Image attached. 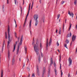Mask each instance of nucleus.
<instances>
[{"label": "nucleus", "instance_id": "obj_51", "mask_svg": "<svg viewBox=\"0 0 77 77\" xmlns=\"http://www.w3.org/2000/svg\"><path fill=\"white\" fill-rule=\"evenodd\" d=\"M28 57H26L27 60L28 62H29V59H28Z\"/></svg>", "mask_w": 77, "mask_h": 77}, {"label": "nucleus", "instance_id": "obj_38", "mask_svg": "<svg viewBox=\"0 0 77 77\" xmlns=\"http://www.w3.org/2000/svg\"><path fill=\"white\" fill-rule=\"evenodd\" d=\"M27 70H28V71H30V69H29V67L27 68Z\"/></svg>", "mask_w": 77, "mask_h": 77}, {"label": "nucleus", "instance_id": "obj_29", "mask_svg": "<svg viewBox=\"0 0 77 77\" xmlns=\"http://www.w3.org/2000/svg\"><path fill=\"white\" fill-rule=\"evenodd\" d=\"M32 77H35V74L34 73H32Z\"/></svg>", "mask_w": 77, "mask_h": 77}, {"label": "nucleus", "instance_id": "obj_16", "mask_svg": "<svg viewBox=\"0 0 77 77\" xmlns=\"http://www.w3.org/2000/svg\"><path fill=\"white\" fill-rule=\"evenodd\" d=\"M27 47L26 46H25V54H26L27 53Z\"/></svg>", "mask_w": 77, "mask_h": 77}, {"label": "nucleus", "instance_id": "obj_17", "mask_svg": "<svg viewBox=\"0 0 77 77\" xmlns=\"http://www.w3.org/2000/svg\"><path fill=\"white\" fill-rule=\"evenodd\" d=\"M2 11L4 12H5V6L3 5L2 7Z\"/></svg>", "mask_w": 77, "mask_h": 77}, {"label": "nucleus", "instance_id": "obj_26", "mask_svg": "<svg viewBox=\"0 0 77 77\" xmlns=\"http://www.w3.org/2000/svg\"><path fill=\"white\" fill-rule=\"evenodd\" d=\"M44 20H45V19L44 18H43L40 21L41 22L42 21L43 23H44Z\"/></svg>", "mask_w": 77, "mask_h": 77}, {"label": "nucleus", "instance_id": "obj_59", "mask_svg": "<svg viewBox=\"0 0 77 77\" xmlns=\"http://www.w3.org/2000/svg\"><path fill=\"white\" fill-rule=\"evenodd\" d=\"M60 69H61V64H60Z\"/></svg>", "mask_w": 77, "mask_h": 77}, {"label": "nucleus", "instance_id": "obj_14", "mask_svg": "<svg viewBox=\"0 0 77 77\" xmlns=\"http://www.w3.org/2000/svg\"><path fill=\"white\" fill-rule=\"evenodd\" d=\"M45 68L44 67L43 68V74H42V76H43V75L44 74H45Z\"/></svg>", "mask_w": 77, "mask_h": 77}, {"label": "nucleus", "instance_id": "obj_6", "mask_svg": "<svg viewBox=\"0 0 77 77\" xmlns=\"http://www.w3.org/2000/svg\"><path fill=\"white\" fill-rule=\"evenodd\" d=\"M68 14L70 16H72V18H73V17H74V14H73V12H71H71H70V11H69Z\"/></svg>", "mask_w": 77, "mask_h": 77}, {"label": "nucleus", "instance_id": "obj_34", "mask_svg": "<svg viewBox=\"0 0 77 77\" xmlns=\"http://www.w3.org/2000/svg\"><path fill=\"white\" fill-rule=\"evenodd\" d=\"M57 46H59V43L58 42V41L57 42Z\"/></svg>", "mask_w": 77, "mask_h": 77}, {"label": "nucleus", "instance_id": "obj_12", "mask_svg": "<svg viewBox=\"0 0 77 77\" xmlns=\"http://www.w3.org/2000/svg\"><path fill=\"white\" fill-rule=\"evenodd\" d=\"M3 77V70H2L1 71V77Z\"/></svg>", "mask_w": 77, "mask_h": 77}, {"label": "nucleus", "instance_id": "obj_9", "mask_svg": "<svg viewBox=\"0 0 77 77\" xmlns=\"http://www.w3.org/2000/svg\"><path fill=\"white\" fill-rule=\"evenodd\" d=\"M75 38H76V36L75 35L74 36V35H73L72 38V41H75Z\"/></svg>", "mask_w": 77, "mask_h": 77}, {"label": "nucleus", "instance_id": "obj_36", "mask_svg": "<svg viewBox=\"0 0 77 77\" xmlns=\"http://www.w3.org/2000/svg\"><path fill=\"white\" fill-rule=\"evenodd\" d=\"M67 45H66V44H64V46H65V47L66 48H67V47H66Z\"/></svg>", "mask_w": 77, "mask_h": 77}, {"label": "nucleus", "instance_id": "obj_33", "mask_svg": "<svg viewBox=\"0 0 77 77\" xmlns=\"http://www.w3.org/2000/svg\"><path fill=\"white\" fill-rule=\"evenodd\" d=\"M14 35L16 38H17V32H14Z\"/></svg>", "mask_w": 77, "mask_h": 77}, {"label": "nucleus", "instance_id": "obj_45", "mask_svg": "<svg viewBox=\"0 0 77 77\" xmlns=\"http://www.w3.org/2000/svg\"><path fill=\"white\" fill-rule=\"evenodd\" d=\"M59 34L60 35L61 34V30H59Z\"/></svg>", "mask_w": 77, "mask_h": 77}, {"label": "nucleus", "instance_id": "obj_23", "mask_svg": "<svg viewBox=\"0 0 77 77\" xmlns=\"http://www.w3.org/2000/svg\"><path fill=\"white\" fill-rule=\"evenodd\" d=\"M16 47V45H14V50L13 51V52H14V51H15V48Z\"/></svg>", "mask_w": 77, "mask_h": 77}, {"label": "nucleus", "instance_id": "obj_32", "mask_svg": "<svg viewBox=\"0 0 77 77\" xmlns=\"http://www.w3.org/2000/svg\"><path fill=\"white\" fill-rule=\"evenodd\" d=\"M71 26H72V25L71 24V23H70V27L69 28V30H70V29H71Z\"/></svg>", "mask_w": 77, "mask_h": 77}, {"label": "nucleus", "instance_id": "obj_30", "mask_svg": "<svg viewBox=\"0 0 77 77\" xmlns=\"http://www.w3.org/2000/svg\"><path fill=\"white\" fill-rule=\"evenodd\" d=\"M77 0H75V2H74V4L75 5H76V3H77Z\"/></svg>", "mask_w": 77, "mask_h": 77}, {"label": "nucleus", "instance_id": "obj_39", "mask_svg": "<svg viewBox=\"0 0 77 77\" xmlns=\"http://www.w3.org/2000/svg\"><path fill=\"white\" fill-rule=\"evenodd\" d=\"M61 56L60 55V56H59V57H60V59H61Z\"/></svg>", "mask_w": 77, "mask_h": 77}, {"label": "nucleus", "instance_id": "obj_64", "mask_svg": "<svg viewBox=\"0 0 77 77\" xmlns=\"http://www.w3.org/2000/svg\"><path fill=\"white\" fill-rule=\"evenodd\" d=\"M24 66H25V63L24 64V65L23 66V67H24Z\"/></svg>", "mask_w": 77, "mask_h": 77}, {"label": "nucleus", "instance_id": "obj_18", "mask_svg": "<svg viewBox=\"0 0 77 77\" xmlns=\"http://www.w3.org/2000/svg\"><path fill=\"white\" fill-rule=\"evenodd\" d=\"M50 73V66H49V69H48V74L49 75Z\"/></svg>", "mask_w": 77, "mask_h": 77}, {"label": "nucleus", "instance_id": "obj_58", "mask_svg": "<svg viewBox=\"0 0 77 77\" xmlns=\"http://www.w3.org/2000/svg\"><path fill=\"white\" fill-rule=\"evenodd\" d=\"M16 26H15V27L16 28V27H17V23L15 24Z\"/></svg>", "mask_w": 77, "mask_h": 77}, {"label": "nucleus", "instance_id": "obj_50", "mask_svg": "<svg viewBox=\"0 0 77 77\" xmlns=\"http://www.w3.org/2000/svg\"><path fill=\"white\" fill-rule=\"evenodd\" d=\"M7 4H9V0H7Z\"/></svg>", "mask_w": 77, "mask_h": 77}, {"label": "nucleus", "instance_id": "obj_43", "mask_svg": "<svg viewBox=\"0 0 77 77\" xmlns=\"http://www.w3.org/2000/svg\"><path fill=\"white\" fill-rule=\"evenodd\" d=\"M31 5V3L30 4L29 6V9H30V5Z\"/></svg>", "mask_w": 77, "mask_h": 77}, {"label": "nucleus", "instance_id": "obj_27", "mask_svg": "<svg viewBox=\"0 0 77 77\" xmlns=\"http://www.w3.org/2000/svg\"><path fill=\"white\" fill-rule=\"evenodd\" d=\"M19 42V41H17L16 42V45H14H14H15L16 46V45H17V43H18V42Z\"/></svg>", "mask_w": 77, "mask_h": 77}, {"label": "nucleus", "instance_id": "obj_42", "mask_svg": "<svg viewBox=\"0 0 77 77\" xmlns=\"http://www.w3.org/2000/svg\"><path fill=\"white\" fill-rule=\"evenodd\" d=\"M14 1L15 5H17V0H14Z\"/></svg>", "mask_w": 77, "mask_h": 77}, {"label": "nucleus", "instance_id": "obj_5", "mask_svg": "<svg viewBox=\"0 0 77 77\" xmlns=\"http://www.w3.org/2000/svg\"><path fill=\"white\" fill-rule=\"evenodd\" d=\"M68 61L69 63V66L72 63V59L71 58L69 57L68 59Z\"/></svg>", "mask_w": 77, "mask_h": 77}, {"label": "nucleus", "instance_id": "obj_31", "mask_svg": "<svg viewBox=\"0 0 77 77\" xmlns=\"http://www.w3.org/2000/svg\"><path fill=\"white\" fill-rule=\"evenodd\" d=\"M28 15H29V14H27L26 17L25 18V19L26 20H27V17H28Z\"/></svg>", "mask_w": 77, "mask_h": 77}, {"label": "nucleus", "instance_id": "obj_20", "mask_svg": "<svg viewBox=\"0 0 77 77\" xmlns=\"http://www.w3.org/2000/svg\"><path fill=\"white\" fill-rule=\"evenodd\" d=\"M71 36H72V34L71 32H70V35H69V34H68V36L67 37H71Z\"/></svg>", "mask_w": 77, "mask_h": 77}, {"label": "nucleus", "instance_id": "obj_2", "mask_svg": "<svg viewBox=\"0 0 77 77\" xmlns=\"http://www.w3.org/2000/svg\"><path fill=\"white\" fill-rule=\"evenodd\" d=\"M10 31L9 26L8 27V45H7V48L8 49L9 48L10 45V43L11 42V36L10 35V34H9V31Z\"/></svg>", "mask_w": 77, "mask_h": 77}, {"label": "nucleus", "instance_id": "obj_10", "mask_svg": "<svg viewBox=\"0 0 77 77\" xmlns=\"http://www.w3.org/2000/svg\"><path fill=\"white\" fill-rule=\"evenodd\" d=\"M48 39H47V42H46V49L47 50L48 49V48H47L48 47Z\"/></svg>", "mask_w": 77, "mask_h": 77}, {"label": "nucleus", "instance_id": "obj_47", "mask_svg": "<svg viewBox=\"0 0 77 77\" xmlns=\"http://www.w3.org/2000/svg\"><path fill=\"white\" fill-rule=\"evenodd\" d=\"M35 41H32V45H33V44H35Z\"/></svg>", "mask_w": 77, "mask_h": 77}, {"label": "nucleus", "instance_id": "obj_22", "mask_svg": "<svg viewBox=\"0 0 77 77\" xmlns=\"http://www.w3.org/2000/svg\"><path fill=\"white\" fill-rule=\"evenodd\" d=\"M69 42V40L68 39H66V44H68Z\"/></svg>", "mask_w": 77, "mask_h": 77}, {"label": "nucleus", "instance_id": "obj_52", "mask_svg": "<svg viewBox=\"0 0 77 77\" xmlns=\"http://www.w3.org/2000/svg\"><path fill=\"white\" fill-rule=\"evenodd\" d=\"M29 11H30V9H29L28 12V13L27 14H28V15H29Z\"/></svg>", "mask_w": 77, "mask_h": 77}, {"label": "nucleus", "instance_id": "obj_11", "mask_svg": "<svg viewBox=\"0 0 77 77\" xmlns=\"http://www.w3.org/2000/svg\"><path fill=\"white\" fill-rule=\"evenodd\" d=\"M11 55V54L10 53V52H9V50L8 51V59H10V55Z\"/></svg>", "mask_w": 77, "mask_h": 77}, {"label": "nucleus", "instance_id": "obj_55", "mask_svg": "<svg viewBox=\"0 0 77 77\" xmlns=\"http://www.w3.org/2000/svg\"><path fill=\"white\" fill-rule=\"evenodd\" d=\"M75 28L76 29V30H77V24L76 25Z\"/></svg>", "mask_w": 77, "mask_h": 77}, {"label": "nucleus", "instance_id": "obj_56", "mask_svg": "<svg viewBox=\"0 0 77 77\" xmlns=\"http://www.w3.org/2000/svg\"><path fill=\"white\" fill-rule=\"evenodd\" d=\"M31 6H32V7H33V3H32Z\"/></svg>", "mask_w": 77, "mask_h": 77}, {"label": "nucleus", "instance_id": "obj_60", "mask_svg": "<svg viewBox=\"0 0 77 77\" xmlns=\"http://www.w3.org/2000/svg\"><path fill=\"white\" fill-rule=\"evenodd\" d=\"M41 54L42 57H43V55H42V53H41Z\"/></svg>", "mask_w": 77, "mask_h": 77}, {"label": "nucleus", "instance_id": "obj_37", "mask_svg": "<svg viewBox=\"0 0 77 77\" xmlns=\"http://www.w3.org/2000/svg\"><path fill=\"white\" fill-rule=\"evenodd\" d=\"M5 36L6 39H7V33H6V32H5Z\"/></svg>", "mask_w": 77, "mask_h": 77}, {"label": "nucleus", "instance_id": "obj_15", "mask_svg": "<svg viewBox=\"0 0 77 77\" xmlns=\"http://www.w3.org/2000/svg\"><path fill=\"white\" fill-rule=\"evenodd\" d=\"M32 24V20H31L29 22V29H31V24Z\"/></svg>", "mask_w": 77, "mask_h": 77}, {"label": "nucleus", "instance_id": "obj_21", "mask_svg": "<svg viewBox=\"0 0 77 77\" xmlns=\"http://www.w3.org/2000/svg\"><path fill=\"white\" fill-rule=\"evenodd\" d=\"M4 43H3L2 45V53H3V48H4Z\"/></svg>", "mask_w": 77, "mask_h": 77}, {"label": "nucleus", "instance_id": "obj_57", "mask_svg": "<svg viewBox=\"0 0 77 77\" xmlns=\"http://www.w3.org/2000/svg\"><path fill=\"white\" fill-rule=\"evenodd\" d=\"M20 41V37H19L18 38V41Z\"/></svg>", "mask_w": 77, "mask_h": 77}, {"label": "nucleus", "instance_id": "obj_40", "mask_svg": "<svg viewBox=\"0 0 77 77\" xmlns=\"http://www.w3.org/2000/svg\"><path fill=\"white\" fill-rule=\"evenodd\" d=\"M61 77H62V75H63V72H62V71L61 70Z\"/></svg>", "mask_w": 77, "mask_h": 77}, {"label": "nucleus", "instance_id": "obj_8", "mask_svg": "<svg viewBox=\"0 0 77 77\" xmlns=\"http://www.w3.org/2000/svg\"><path fill=\"white\" fill-rule=\"evenodd\" d=\"M14 63H15V57L14 56L12 60V65H14Z\"/></svg>", "mask_w": 77, "mask_h": 77}, {"label": "nucleus", "instance_id": "obj_62", "mask_svg": "<svg viewBox=\"0 0 77 77\" xmlns=\"http://www.w3.org/2000/svg\"><path fill=\"white\" fill-rule=\"evenodd\" d=\"M40 3H41V0H40Z\"/></svg>", "mask_w": 77, "mask_h": 77}, {"label": "nucleus", "instance_id": "obj_49", "mask_svg": "<svg viewBox=\"0 0 77 77\" xmlns=\"http://www.w3.org/2000/svg\"><path fill=\"white\" fill-rule=\"evenodd\" d=\"M7 72H10V70H9V69H8L7 70Z\"/></svg>", "mask_w": 77, "mask_h": 77}, {"label": "nucleus", "instance_id": "obj_61", "mask_svg": "<svg viewBox=\"0 0 77 77\" xmlns=\"http://www.w3.org/2000/svg\"><path fill=\"white\" fill-rule=\"evenodd\" d=\"M56 33H57V29L56 30Z\"/></svg>", "mask_w": 77, "mask_h": 77}, {"label": "nucleus", "instance_id": "obj_4", "mask_svg": "<svg viewBox=\"0 0 77 77\" xmlns=\"http://www.w3.org/2000/svg\"><path fill=\"white\" fill-rule=\"evenodd\" d=\"M38 15L36 14L35 15L34 17V20H35L36 21L35 23V26H37L38 24Z\"/></svg>", "mask_w": 77, "mask_h": 77}, {"label": "nucleus", "instance_id": "obj_44", "mask_svg": "<svg viewBox=\"0 0 77 77\" xmlns=\"http://www.w3.org/2000/svg\"><path fill=\"white\" fill-rule=\"evenodd\" d=\"M1 62V54H0V63Z\"/></svg>", "mask_w": 77, "mask_h": 77}, {"label": "nucleus", "instance_id": "obj_25", "mask_svg": "<svg viewBox=\"0 0 77 77\" xmlns=\"http://www.w3.org/2000/svg\"><path fill=\"white\" fill-rule=\"evenodd\" d=\"M51 39H50V40L49 41V46H50V45H51Z\"/></svg>", "mask_w": 77, "mask_h": 77}, {"label": "nucleus", "instance_id": "obj_53", "mask_svg": "<svg viewBox=\"0 0 77 77\" xmlns=\"http://www.w3.org/2000/svg\"><path fill=\"white\" fill-rule=\"evenodd\" d=\"M14 21L15 24H17V22H16V20H15V19L14 20Z\"/></svg>", "mask_w": 77, "mask_h": 77}, {"label": "nucleus", "instance_id": "obj_13", "mask_svg": "<svg viewBox=\"0 0 77 77\" xmlns=\"http://www.w3.org/2000/svg\"><path fill=\"white\" fill-rule=\"evenodd\" d=\"M53 59H52V58H51V64H50V66L53 65Z\"/></svg>", "mask_w": 77, "mask_h": 77}, {"label": "nucleus", "instance_id": "obj_41", "mask_svg": "<svg viewBox=\"0 0 77 77\" xmlns=\"http://www.w3.org/2000/svg\"><path fill=\"white\" fill-rule=\"evenodd\" d=\"M65 2L63 1H62L61 2V3L62 4V5H63V4Z\"/></svg>", "mask_w": 77, "mask_h": 77}, {"label": "nucleus", "instance_id": "obj_28", "mask_svg": "<svg viewBox=\"0 0 77 77\" xmlns=\"http://www.w3.org/2000/svg\"><path fill=\"white\" fill-rule=\"evenodd\" d=\"M60 17V14H58L57 15V19H58L59 18V17Z\"/></svg>", "mask_w": 77, "mask_h": 77}, {"label": "nucleus", "instance_id": "obj_63", "mask_svg": "<svg viewBox=\"0 0 77 77\" xmlns=\"http://www.w3.org/2000/svg\"><path fill=\"white\" fill-rule=\"evenodd\" d=\"M63 32L64 30V27H63Z\"/></svg>", "mask_w": 77, "mask_h": 77}, {"label": "nucleus", "instance_id": "obj_3", "mask_svg": "<svg viewBox=\"0 0 77 77\" xmlns=\"http://www.w3.org/2000/svg\"><path fill=\"white\" fill-rule=\"evenodd\" d=\"M23 35L22 36L21 38H20V42L19 43V45L18 46L17 49V54H18V53H19V50L20 49V47L21 45H22V41H23Z\"/></svg>", "mask_w": 77, "mask_h": 77}, {"label": "nucleus", "instance_id": "obj_35", "mask_svg": "<svg viewBox=\"0 0 77 77\" xmlns=\"http://www.w3.org/2000/svg\"><path fill=\"white\" fill-rule=\"evenodd\" d=\"M40 48H42V44H41V43H40Z\"/></svg>", "mask_w": 77, "mask_h": 77}, {"label": "nucleus", "instance_id": "obj_48", "mask_svg": "<svg viewBox=\"0 0 77 77\" xmlns=\"http://www.w3.org/2000/svg\"><path fill=\"white\" fill-rule=\"evenodd\" d=\"M56 66V63H55V62H54V67H55V66Z\"/></svg>", "mask_w": 77, "mask_h": 77}, {"label": "nucleus", "instance_id": "obj_54", "mask_svg": "<svg viewBox=\"0 0 77 77\" xmlns=\"http://www.w3.org/2000/svg\"><path fill=\"white\" fill-rule=\"evenodd\" d=\"M70 77V74L69 73L68 75V77Z\"/></svg>", "mask_w": 77, "mask_h": 77}, {"label": "nucleus", "instance_id": "obj_19", "mask_svg": "<svg viewBox=\"0 0 77 77\" xmlns=\"http://www.w3.org/2000/svg\"><path fill=\"white\" fill-rule=\"evenodd\" d=\"M26 21H27V20H25V22H24V23L23 24V27H24L25 26V25H26Z\"/></svg>", "mask_w": 77, "mask_h": 77}, {"label": "nucleus", "instance_id": "obj_24", "mask_svg": "<svg viewBox=\"0 0 77 77\" xmlns=\"http://www.w3.org/2000/svg\"><path fill=\"white\" fill-rule=\"evenodd\" d=\"M54 71H55V74L56 75H57V70H56V69H55Z\"/></svg>", "mask_w": 77, "mask_h": 77}, {"label": "nucleus", "instance_id": "obj_1", "mask_svg": "<svg viewBox=\"0 0 77 77\" xmlns=\"http://www.w3.org/2000/svg\"><path fill=\"white\" fill-rule=\"evenodd\" d=\"M36 45H34V48L36 53L37 57H38V62L40 63L41 62V57L40 56V54H39V48H38L39 41L38 40H36Z\"/></svg>", "mask_w": 77, "mask_h": 77}, {"label": "nucleus", "instance_id": "obj_7", "mask_svg": "<svg viewBox=\"0 0 77 77\" xmlns=\"http://www.w3.org/2000/svg\"><path fill=\"white\" fill-rule=\"evenodd\" d=\"M37 68V72L38 75H39V68L38 66H36Z\"/></svg>", "mask_w": 77, "mask_h": 77}, {"label": "nucleus", "instance_id": "obj_46", "mask_svg": "<svg viewBox=\"0 0 77 77\" xmlns=\"http://www.w3.org/2000/svg\"><path fill=\"white\" fill-rule=\"evenodd\" d=\"M20 10L21 11V14L22 13V7H20Z\"/></svg>", "mask_w": 77, "mask_h": 77}]
</instances>
